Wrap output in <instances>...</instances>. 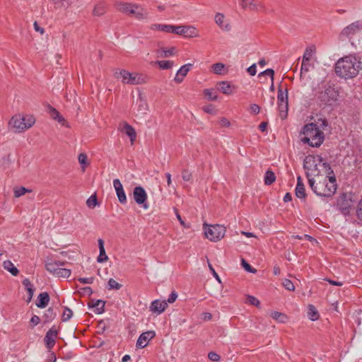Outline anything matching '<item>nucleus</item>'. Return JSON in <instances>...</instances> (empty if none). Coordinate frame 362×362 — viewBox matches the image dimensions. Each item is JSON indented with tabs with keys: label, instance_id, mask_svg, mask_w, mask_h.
<instances>
[{
	"label": "nucleus",
	"instance_id": "1",
	"mask_svg": "<svg viewBox=\"0 0 362 362\" xmlns=\"http://www.w3.org/2000/svg\"><path fill=\"white\" fill-rule=\"evenodd\" d=\"M361 62L355 54H349L339 59L334 66L337 76L344 79L355 78L361 70Z\"/></svg>",
	"mask_w": 362,
	"mask_h": 362
},
{
	"label": "nucleus",
	"instance_id": "2",
	"mask_svg": "<svg viewBox=\"0 0 362 362\" xmlns=\"http://www.w3.org/2000/svg\"><path fill=\"white\" fill-rule=\"evenodd\" d=\"M308 185L313 192L319 197H330L337 191L334 175L325 177L320 175L315 179H310Z\"/></svg>",
	"mask_w": 362,
	"mask_h": 362
},
{
	"label": "nucleus",
	"instance_id": "3",
	"mask_svg": "<svg viewBox=\"0 0 362 362\" xmlns=\"http://www.w3.org/2000/svg\"><path fill=\"white\" fill-rule=\"evenodd\" d=\"M305 136L303 142L313 147H319L324 141V133L319 129L317 124L310 123L303 128Z\"/></svg>",
	"mask_w": 362,
	"mask_h": 362
},
{
	"label": "nucleus",
	"instance_id": "4",
	"mask_svg": "<svg viewBox=\"0 0 362 362\" xmlns=\"http://www.w3.org/2000/svg\"><path fill=\"white\" fill-rule=\"evenodd\" d=\"M114 76L121 79L122 83L129 85H141L148 81V77L144 74L138 72H129L124 69H116Z\"/></svg>",
	"mask_w": 362,
	"mask_h": 362
},
{
	"label": "nucleus",
	"instance_id": "5",
	"mask_svg": "<svg viewBox=\"0 0 362 362\" xmlns=\"http://www.w3.org/2000/svg\"><path fill=\"white\" fill-rule=\"evenodd\" d=\"M35 119L32 115H15L8 122L9 127L16 133L23 132L32 127Z\"/></svg>",
	"mask_w": 362,
	"mask_h": 362
},
{
	"label": "nucleus",
	"instance_id": "6",
	"mask_svg": "<svg viewBox=\"0 0 362 362\" xmlns=\"http://www.w3.org/2000/svg\"><path fill=\"white\" fill-rule=\"evenodd\" d=\"M322 159L318 157L315 158L313 156H308L304 159L303 168L305 170L306 177L308 181L310 179H315L320 176V170L318 169V163H320Z\"/></svg>",
	"mask_w": 362,
	"mask_h": 362
},
{
	"label": "nucleus",
	"instance_id": "7",
	"mask_svg": "<svg viewBox=\"0 0 362 362\" xmlns=\"http://www.w3.org/2000/svg\"><path fill=\"white\" fill-rule=\"evenodd\" d=\"M203 227L206 238L213 242H217L222 239L226 231V229L223 226L218 224L208 225L204 223Z\"/></svg>",
	"mask_w": 362,
	"mask_h": 362
},
{
	"label": "nucleus",
	"instance_id": "8",
	"mask_svg": "<svg viewBox=\"0 0 362 362\" xmlns=\"http://www.w3.org/2000/svg\"><path fill=\"white\" fill-rule=\"evenodd\" d=\"M64 265V262L51 260L45 263V268L49 273L58 277L68 278L71 275V270L62 268Z\"/></svg>",
	"mask_w": 362,
	"mask_h": 362
},
{
	"label": "nucleus",
	"instance_id": "9",
	"mask_svg": "<svg viewBox=\"0 0 362 362\" xmlns=\"http://www.w3.org/2000/svg\"><path fill=\"white\" fill-rule=\"evenodd\" d=\"M133 197L135 202L144 209H148V195L145 189L141 186H136L133 189Z\"/></svg>",
	"mask_w": 362,
	"mask_h": 362
},
{
	"label": "nucleus",
	"instance_id": "10",
	"mask_svg": "<svg viewBox=\"0 0 362 362\" xmlns=\"http://www.w3.org/2000/svg\"><path fill=\"white\" fill-rule=\"evenodd\" d=\"M338 96L337 91L333 87L329 86L320 93L319 98L325 105H332L337 100Z\"/></svg>",
	"mask_w": 362,
	"mask_h": 362
},
{
	"label": "nucleus",
	"instance_id": "11",
	"mask_svg": "<svg viewBox=\"0 0 362 362\" xmlns=\"http://www.w3.org/2000/svg\"><path fill=\"white\" fill-rule=\"evenodd\" d=\"M173 33L187 37L198 36L197 30L194 27L189 25H174Z\"/></svg>",
	"mask_w": 362,
	"mask_h": 362
},
{
	"label": "nucleus",
	"instance_id": "12",
	"mask_svg": "<svg viewBox=\"0 0 362 362\" xmlns=\"http://www.w3.org/2000/svg\"><path fill=\"white\" fill-rule=\"evenodd\" d=\"M351 206V200L348 199L344 194L341 195L337 199V207L344 216H347L350 214Z\"/></svg>",
	"mask_w": 362,
	"mask_h": 362
},
{
	"label": "nucleus",
	"instance_id": "13",
	"mask_svg": "<svg viewBox=\"0 0 362 362\" xmlns=\"http://www.w3.org/2000/svg\"><path fill=\"white\" fill-rule=\"evenodd\" d=\"M362 30V22L356 21L346 26L341 33V36L351 37L356 33Z\"/></svg>",
	"mask_w": 362,
	"mask_h": 362
},
{
	"label": "nucleus",
	"instance_id": "14",
	"mask_svg": "<svg viewBox=\"0 0 362 362\" xmlns=\"http://www.w3.org/2000/svg\"><path fill=\"white\" fill-rule=\"evenodd\" d=\"M58 332L54 326L51 327L46 333L44 341L47 349H52L55 345Z\"/></svg>",
	"mask_w": 362,
	"mask_h": 362
},
{
	"label": "nucleus",
	"instance_id": "15",
	"mask_svg": "<svg viewBox=\"0 0 362 362\" xmlns=\"http://www.w3.org/2000/svg\"><path fill=\"white\" fill-rule=\"evenodd\" d=\"M155 336L156 333L154 331H148L142 333L137 339L136 344V347L140 349L146 347L148 345V341Z\"/></svg>",
	"mask_w": 362,
	"mask_h": 362
},
{
	"label": "nucleus",
	"instance_id": "16",
	"mask_svg": "<svg viewBox=\"0 0 362 362\" xmlns=\"http://www.w3.org/2000/svg\"><path fill=\"white\" fill-rule=\"evenodd\" d=\"M167 307L168 303L166 300H155L151 302L149 310L153 313L160 315L165 311Z\"/></svg>",
	"mask_w": 362,
	"mask_h": 362
},
{
	"label": "nucleus",
	"instance_id": "17",
	"mask_svg": "<svg viewBox=\"0 0 362 362\" xmlns=\"http://www.w3.org/2000/svg\"><path fill=\"white\" fill-rule=\"evenodd\" d=\"M113 186L116 191L119 202L122 204H126L127 201V196L120 180L119 179H115L113 180Z\"/></svg>",
	"mask_w": 362,
	"mask_h": 362
},
{
	"label": "nucleus",
	"instance_id": "18",
	"mask_svg": "<svg viewBox=\"0 0 362 362\" xmlns=\"http://www.w3.org/2000/svg\"><path fill=\"white\" fill-rule=\"evenodd\" d=\"M216 24L223 31H230L231 25L228 21L226 20L222 13H217L214 17Z\"/></svg>",
	"mask_w": 362,
	"mask_h": 362
},
{
	"label": "nucleus",
	"instance_id": "19",
	"mask_svg": "<svg viewBox=\"0 0 362 362\" xmlns=\"http://www.w3.org/2000/svg\"><path fill=\"white\" fill-rule=\"evenodd\" d=\"M192 67V64L189 63L182 66L177 71L174 78V81L177 84L181 83Z\"/></svg>",
	"mask_w": 362,
	"mask_h": 362
},
{
	"label": "nucleus",
	"instance_id": "20",
	"mask_svg": "<svg viewBox=\"0 0 362 362\" xmlns=\"http://www.w3.org/2000/svg\"><path fill=\"white\" fill-rule=\"evenodd\" d=\"M119 129L129 137L132 144L134 142L136 134L134 129L131 125L127 122H123L119 125Z\"/></svg>",
	"mask_w": 362,
	"mask_h": 362
},
{
	"label": "nucleus",
	"instance_id": "21",
	"mask_svg": "<svg viewBox=\"0 0 362 362\" xmlns=\"http://www.w3.org/2000/svg\"><path fill=\"white\" fill-rule=\"evenodd\" d=\"M148 14L147 10L138 4H134V8H132V11L130 12V15L134 16L138 20L146 18Z\"/></svg>",
	"mask_w": 362,
	"mask_h": 362
},
{
	"label": "nucleus",
	"instance_id": "22",
	"mask_svg": "<svg viewBox=\"0 0 362 362\" xmlns=\"http://www.w3.org/2000/svg\"><path fill=\"white\" fill-rule=\"evenodd\" d=\"M240 5L243 8L252 11H257L262 7L261 4L256 0H242Z\"/></svg>",
	"mask_w": 362,
	"mask_h": 362
},
{
	"label": "nucleus",
	"instance_id": "23",
	"mask_svg": "<svg viewBox=\"0 0 362 362\" xmlns=\"http://www.w3.org/2000/svg\"><path fill=\"white\" fill-rule=\"evenodd\" d=\"M115 7L117 11L125 14L130 15V12L132 11V8H134V4L118 2L115 4Z\"/></svg>",
	"mask_w": 362,
	"mask_h": 362
},
{
	"label": "nucleus",
	"instance_id": "24",
	"mask_svg": "<svg viewBox=\"0 0 362 362\" xmlns=\"http://www.w3.org/2000/svg\"><path fill=\"white\" fill-rule=\"evenodd\" d=\"M88 307L93 309L95 313L101 314L105 310V302L102 300H93L89 303Z\"/></svg>",
	"mask_w": 362,
	"mask_h": 362
},
{
	"label": "nucleus",
	"instance_id": "25",
	"mask_svg": "<svg viewBox=\"0 0 362 362\" xmlns=\"http://www.w3.org/2000/svg\"><path fill=\"white\" fill-rule=\"evenodd\" d=\"M49 301V296L48 293L43 292L40 293L37 296V300L36 302L37 307L40 308H44L47 307Z\"/></svg>",
	"mask_w": 362,
	"mask_h": 362
},
{
	"label": "nucleus",
	"instance_id": "26",
	"mask_svg": "<svg viewBox=\"0 0 362 362\" xmlns=\"http://www.w3.org/2000/svg\"><path fill=\"white\" fill-rule=\"evenodd\" d=\"M98 247H99V255L97 258V261L99 263H103L106 262L108 259V257L105 253V250L104 247V241L103 239H98Z\"/></svg>",
	"mask_w": 362,
	"mask_h": 362
},
{
	"label": "nucleus",
	"instance_id": "27",
	"mask_svg": "<svg viewBox=\"0 0 362 362\" xmlns=\"http://www.w3.org/2000/svg\"><path fill=\"white\" fill-rule=\"evenodd\" d=\"M152 30H158L167 33H173L174 25L165 24H153L151 26Z\"/></svg>",
	"mask_w": 362,
	"mask_h": 362
},
{
	"label": "nucleus",
	"instance_id": "28",
	"mask_svg": "<svg viewBox=\"0 0 362 362\" xmlns=\"http://www.w3.org/2000/svg\"><path fill=\"white\" fill-rule=\"evenodd\" d=\"M4 269L9 272L13 276H16L19 274V270L14 266L10 260H6L3 262Z\"/></svg>",
	"mask_w": 362,
	"mask_h": 362
},
{
	"label": "nucleus",
	"instance_id": "29",
	"mask_svg": "<svg viewBox=\"0 0 362 362\" xmlns=\"http://www.w3.org/2000/svg\"><path fill=\"white\" fill-rule=\"evenodd\" d=\"M271 317L274 320L280 323H285L288 320V317L284 313L278 311L272 312L271 313Z\"/></svg>",
	"mask_w": 362,
	"mask_h": 362
},
{
	"label": "nucleus",
	"instance_id": "30",
	"mask_svg": "<svg viewBox=\"0 0 362 362\" xmlns=\"http://www.w3.org/2000/svg\"><path fill=\"white\" fill-rule=\"evenodd\" d=\"M278 110L279 112V117L282 119H285L288 116V103H278Z\"/></svg>",
	"mask_w": 362,
	"mask_h": 362
},
{
	"label": "nucleus",
	"instance_id": "31",
	"mask_svg": "<svg viewBox=\"0 0 362 362\" xmlns=\"http://www.w3.org/2000/svg\"><path fill=\"white\" fill-rule=\"evenodd\" d=\"M175 54V48L171 47L170 49H161L157 51L158 57H169Z\"/></svg>",
	"mask_w": 362,
	"mask_h": 362
},
{
	"label": "nucleus",
	"instance_id": "32",
	"mask_svg": "<svg viewBox=\"0 0 362 362\" xmlns=\"http://www.w3.org/2000/svg\"><path fill=\"white\" fill-rule=\"evenodd\" d=\"M308 316L309 319L312 321H315L318 320L320 315L316 309V308L313 305H308Z\"/></svg>",
	"mask_w": 362,
	"mask_h": 362
},
{
	"label": "nucleus",
	"instance_id": "33",
	"mask_svg": "<svg viewBox=\"0 0 362 362\" xmlns=\"http://www.w3.org/2000/svg\"><path fill=\"white\" fill-rule=\"evenodd\" d=\"M277 100L278 103H288V91L286 89L285 92L282 90L281 87L278 89V95H277Z\"/></svg>",
	"mask_w": 362,
	"mask_h": 362
},
{
	"label": "nucleus",
	"instance_id": "34",
	"mask_svg": "<svg viewBox=\"0 0 362 362\" xmlns=\"http://www.w3.org/2000/svg\"><path fill=\"white\" fill-rule=\"evenodd\" d=\"M136 105H138L137 111L139 114H145L148 110V104L146 101L141 98L137 100Z\"/></svg>",
	"mask_w": 362,
	"mask_h": 362
},
{
	"label": "nucleus",
	"instance_id": "35",
	"mask_svg": "<svg viewBox=\"0 0 362 362\" xmlns=\"http://www.w3.org/2000/svg\"><path fill=\"white\" fill-rule=\"evenodd\" d=\"M296 196L300 199H305L306 193L304 185H296Z\"/></svg>",
	"mask_w": 362,
	"mask_h": 362
},
{
	"label": "nucleus",
	"instance_id": "36",
	"mask_svg": "<svg viewBox=\"0 0 362 362\" xmlns=\"http://www.w3.org/2000/svg\"><path fill=\"white\" fill-rule=\"evenodd\" d=\"M204 95L208 100L214 101L217 99V91L214 88H207L204 90Z\"/></svg>",
	"mask_w": 362,
	"mask_h": 362
},
{
	"label": "nucleus",
	"instance_id": "37",
	"mask_svg": "<svg viewBox=\"0 0 362 362\" xmlns=\"http://www.w3.org/2000/svg\"><path fill=\"white\" fill-rule=\"evenodd\" d=\"M275 180H276V176H275L274 173L271 170H267L264 175V184L267 185H270L273 182H274Z\"/></svg>",
	"mask_w": 362,
	"mask_h": 362
},
{
	"label": "nucleus",
	"instance_id": "38",
	"mask_svg": "<svg viewBox=\"0 0 362 362\" xmlns=\"http://www.w3.org/2000/svg\"><path fill=\"white\" fill-rule=\"evenodd\" d=\"M156 64H158L159 68L163 70L170 69L174 65L173 62L169 60L156 61Z\"/></svg>",
	"mask_w": 362,
	"mask_h": 362
},
{
	"label": "nucleus",
	"instance_id": "39",
	"mask_svg": "<svg viewBox=\"0 0 362 362\" xmlns=\"http://www.w3.org/2000/svg\"><path fill=\"white\" fill-rule=\"evenodd\" d=\"M218 85L221 92L227 95L231 93V86L228 81H221Z\"/></svg>",
	"mask_w": 362,
	"mask_h": 362
},
{
	"label": "nucleus",
	"instance_id": "40",
	"mask_svg": "<svg viewBox=\"0 0 362 362\" xmlns=\"http://www.w3.org/2000/svg\"><path fill=\"white\" fill-rule=\"evenodd\" d=\"M105 6L103 4H97L93 11V13L94 16H100L105 13Z\"/></svg>",
	"mask_w": 362,
	"mask_h": 362
},
{
	"label": "nucleus",
	"instance_id": "41",
	"mask_svg": "<svg viewBox=\"0 0 362 362\" xmlns=\"http://www.w3.org/2000/svg\"><path fill=\"white\" fill-rule=\"evenodd\" d=\"M224 68H225V65L221 62L214 64L211 66V69L214 71V73L216 74H221Z\"/></svg>",
	"mask_w": 362,
	"mask_h": 362
},
{
	"label": "nucleus",
	"instance_id": "42",
	"mask_svg": "<svg viewBox=\"0 0 362 362\" xmlns=\"http://www.w3.org/2000/svg\"><path fill=\"white\" fill-rule=\"evenodd\" d=\"M315 49L313 47H307L303 56V61H310L313 55Z\"/></svg>",
	"mask_w": 362,
	"mask_h": 362
},
{
	"label": "nucleus",
	"instance_id": "43",
	"mask_svg": "<svg viewBox=\"0 0 362 362\" xmlns=\"http://www.w3.org/2000/svg\"><path fill=\"white\" fill-rule=\"evenodd\" d=\"M31 190L29 189H27L24 187H18V188H16L14 189V197H20L23 195H24L26 192H30Z\"/></svg>",
	"mask_w": 362,
	"mask_h": 362
},
{
	"label": "nucleus",
	"instance_id": "44",
	"mask_svg": "<svg viewBox=\"0 0 362 362\" xmlns=\"http://www.w3.org/2000/svg\"><path fill=\"white\" fill-rule=\"evenodd\" d=\"M122 288V285L117 283L115 279H110L107 282V288L109 290L115 289L119 290Z\"/></svg>",
	"mask_w": 362,
	"mask_h": 362
},
{
	"label": "nucleus",
	"instance_id": "45",
	"mask_svg": "<svg viewBox=\"0 0 362 362\" xmlns=\"http://www.w3.org/2000/svg\"><path fill=\"white\" fill-rule=\"evenodd\" d=\"M87 206L90 208L93 209L98 205V200L95 195H91L86 201Z\"/></svg>",
	"mask_w": 362,
	"mask_h": 362
},
{
	"label": "nucleus",
	"instance_id": "46",
	"mask_svg": "<svg viewBox=\"0 0 362 362\" xmlns=\"http://www.w3.org/2000/svg\"><path fill=\"white\" fill-rule=\"evenodd\" d=\"M56 317V313L54 312V310L52 308L47 309L44 315V317L46 319V321H51Z\"/></svg>",
	"mask_w": 362,
	"mask_h": 362
},
{
	"label": "nucleus",
	"instance_id": "47",
	"mask_svg": "<svg viewBox=\"0 0 362 362\" xmlns=\"http://www.w3.org/2000/svg\"><path fill=\"white\" fill-rule=\"evenodd\" d=\"M73 315L72 310L66 307L62 314V321L66 322L71 319Z\"/></svg>",
	"mask_w": 362,
	"mask_h": 362
},
{
	"label": "nucleus",
	"instance_id": "48",
	"mask_svg": "<svg viewBox=\"0 0 362 362\" xmlns=\"http://www.w3.org/2000/svg\"><path fill=\"white\" fill-rule=\"evenodd\" d=\"M282 284L288 291H293L295 290V286L291 280L286 279L283 281Z\"/></svg>",
	"mask_w": 362,
	"mask_h": 362
},
{
	"label": "nucleus",
	"instance_id": "49",
	"mask_svg": "<svg viewBox=\"0 0 362 362\" xmlns=\"http://www.w3.org/2000/svg\"><path fill=\"white\" fill-rule=\"evenodd\" d=\"M247 300L248 303H250V305H255L256 307H259L260 305L259 300L255 296H250V295L247 296Z\"/></svg>",
	"mask_w": 362,
	"mask_h": 362
},
{
	"label": "nucleus",
	"instance_id": "50",
	"mask_svg": "<svg viewBox=\"0 0 362 362\" xmlns=\"http://www.w3.org/2000/svg\"><path fill=\"white\" fill-rule=\"evenodd\" d=\"M311 64H310V61H303L302 60V64L300 68V74L302 75L303 72H308L310 69Z\"/></svg>",
	"mask_w": 362,
	"mask_h": 362
},
{
	"label": "nucleus",
	"instance_id": "51",
	"mask_svg": "<svg viewBox=\"0 0 362 362\" xmlns=\"http://www.w3.org/2000/svg\"><path fill=\"white\" fill-rule=\"evenodd\" d=\"M241 264L242 266L244 267V269L248 272H250V273H255L256 272V269L252 268L250 264H248L245 259H242V261H241Z\"/></svg>",
	"mask_w": 362,
	"mask_h": 362
},
{
	"label": "nucleus",
	"instance_id": "52",
	"mask_svg": "<svg viewBox=\"0 0 362 362\" xmlns=\"http://www.w3.org/2000/svg\"><path fill=\"white\" fill-rule=\"evenodd\" d=\"M264 75L270 76L272 81H274V71L272 69H267L262 71L261 73H259V77Z\"/></svg>",
	"mask_w": 362,
	"mask_h": 362
},
{
	"label": "nucleus",
	"instance_id": "53",
	"mask_svg": "<svg viewBox=\"0 0 362 362\" xmlns=\"http://www.w3.org/2000/svg\"><path fill=\"white\" fill-rule=\"evenodd\" d=\"M192 173H189L187 170H183L182 171V177L184 181L189 182L192 179Z\"/></svg>",
	"mask_w": 362,
	"mask_h": 362
},
{
	"label": "nucleus",
	"instance_id": "54",
	"mask_svg": "<svg viewBox=\"0 0 362 362\" xmlns=\"http://www.w3.org/2000/svg\"><path fill=\"white\" fill-rule=\"evenodd\" d=\"M175 215H176V217L177 218V220L179 221L180 223L184 227V228H189V224H187L182 218L181 216L180 215L177 209H175Z\"/></svg>",
	"mask_w": 362,
	"mask_h": 362
},
{
	"label": "nucleus",
	"instance_id": "55",
	"mask_svg": "<svg viewBox=\"0 0 362 362\" xmlns=\"http://www.w3.org/2000/svg\"><path fill=\"white\" fill-rule=\"evenodd\" d=\"M78 281L82 284H91L93 283L94 277L89 278H78Z\"/></svg>",
	"mask_w": 362,
	"mask_h": 362
},
{
	"label": "nucleus",
	"instance_id": "56",
	"mask_svg": "<svg viewBox=\"0 0 362 362\" xmlns=\"http://www.w3.org/2000/svg\"><path fill=\"white\" fill-rule=\"evenodd\" d=\"M208 357L212 361H218L220 360L219 355L213 351L209 353Z\"/></svg>",
	"mask_w": 362,
	"mask_h": 362
},
{
	"label": "nucleus",
	"instance_id": "57",
	"mask_svg": "<svg viewBox=\"0 0 362 362\" xmlns=\"http://www.w3.org/2000/svg\"><path fill=\"white\" fill-rule=\"evenodd\" d=\"M49 112L52 118L54 119L60 114L55 108L51 106L49 107Z\"/></svg>",
	"mask_w": 362,
	"mask_h": 362
},
{
	"label": "nucleus",
	"instance_id": "58",
	"mask_svg": "<svg viewBox=\"0 0 362 362\" xmlns=\"http://www.w3.org/2000/svg\"><path fill=\"white\" fill-rule=\"evenodd\" d=\"M35 287H33V288H29L28 290H26L27 292H28V298L26 299V302L27 303H30L33 298V296L34 295V292H35Z\"/></svg>",
	"mask_w": 362,
	"mask_h": 362
},
{
	"label": "nucleus",
	"instance_id": "59",
	"mask_svg": "<svg viewBox=\"0 0 362 362\" xmlns=\"http://www.w3.org/2000/svg\"><path fill=\"white\" fill-rule=\"evenodd\" d=\"M247 71L250 76H255L257 73L256 64H253L250 66H249L247 69Z\"/></svg>",
	"mask_w": 362,
	"mask_h": 362
},
{
	"label": "nucleus",
	"instance_id": "60",
	"mask_svg": "<svg viewBox=\"0 0 362 362\" xmlns=\"http://www.w3.org/2000/svg\"><path fill=\"white\" fill-rule=\"evenodd\" d=\"M177 298V293H176V292H175V291H173V292H172V293L170 294V296H169V297H168V300H167L166 302H167V303H174V302L176 300Z\"/></svg>",
	"mask_w": 362,
	"mask_h": 362
},
{
	"label": "nucleus",
	"instance_id": "61",
	"mask_svg": "<svg viewBox=\"0 0 362 362\" xmlns=\"http://www.w3.org/2000/svg\"><path fill=\"white\" fill-rule=\"evenodd\" d=\"M250 112L251 113H253L255 115H257L259 112L260 111V107L257 104H252L251 106H250Z\"/></svg>",
	"mask_w": 362,
	"mask_h": 362
},
{
	"label": "nucleus",
	"instance_id": "62",
	"mask_svg": "<svg viewBox=\"0 0 362 362\" xmlns=\"http://www.w3.org/2000/svg\"><path fill=\"white\" fill-rule=\"evenodd\" d=\"M203 110L206 113L214 114V107L212 105H208L203 107Z\"/></svg>",
	"mask_w": 362,
	"mask_h": 362
},
{
	"label": "nucleus",
	"instance_id": "63",
	"mask_svg": "<svg viewBox=\"0 0 362 362\" xmlns=\"http://www.w3.org/2000/svg\"><path fill=\"white\" fill-rule=\"evenodd\" d=\"M78 162L81 165H86L87 163V156L85 153H81L78 156Z\"/></svg>",
	"mask_w": 362,
	"mask_h": 362
},
{
	"label": "nucleus",
	"instance_id": "64",
	"mask_svg": "<svg viewBox=\"0 0 362 362\" xmlns=\"http://www.w3.org/2000/svg\"><path fill=\"white\" fill-rule=\"evenodd\" d=\"M357 216L358 218L362 221V199L359 202L358 209H357Z\"/></svg>",
	"mask_w": 362,
	"mask_h": 362
}]
</instances>
